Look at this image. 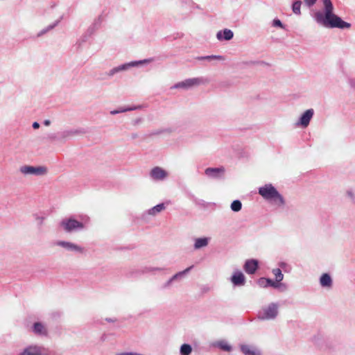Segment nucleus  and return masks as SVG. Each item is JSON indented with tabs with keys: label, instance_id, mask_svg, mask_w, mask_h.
Instances as JSON below:
<instances>
[{
	"label": "nucleus",
	"instance_id": "f257e3e1",
	"mask_svg": "<svg viewBox=\"0 0 355 355\" xmlns=\"http://www.w3.org/2000/svg\"><path fill=\"white\" fill-rule=\"evenodd\" d=\"M324 4V13L317 12L314 15L315 21L325 26L330 28H349L351 24L343 21L340 17L333 13L334 6L331 0H322Z\"/></svg>",
	"mask_w": 355,
	"mask_h": 355
},
{
	"label": "nucleus",
	"instance_id": "f03ea898",
	"mask_svg": "<svg viewBox=\"0 0 355 355\" xmlns=\"http://www.w3.org/2000/svg\"><path fill=\"white\" fill-rule=\"evenodd\" d=\"M259 193L266 200L281 206L284 204L283 197L272 184H266L259 189Z\"/></svg>",
	"mask_w": 355,
	"mask_h": 355
},
{
	"label": "nucleus",
	"instance_id": "7ed1b4c3",
	"mask_svg": "<svg viewBox=\"0 0 355 355\" xmlns=\"http://www.w3.org/2000/svg\"><path fill=\"white\" fill-rule=\"evenodd\" d=\"M278 304L270 303L263 307L258 313V318L261 320H272L278 315Z\"/></svg>",
	"mask_w": 355,
	"mask_h": 355
},
{
	"label": "nucleus",
	"instance_id": "20e7f679",
	"mask_svg": "<svg viewBox=\"0 0 355 355\" xmlns=\"http://www.w3.org/2000/svg\"><path fill=\"white\" fill-rule=\"evenodd\" d=\"M207 83L208 80L202 77L188 78L184 81L176 83L173 88L189 89L191 87H196L200 85H204Z\"/></svg>",
	"mask_w": 355,
	"mask_h": 355
},
{
	"label": "nucleus",
	"instance_id": "39448f33",
	"mask_svg": "<svg viewBox=\"0 0 355 355\" xmlns=\"http://www.w3.org/2000/svg\"><path fill=\"white\" fill-rule=\"evenodd\" d=\"M19 171L25 175H33L35 176H42L47 173V168L43 166H33L24 165L19 168Z\"/></svg>",
	"mask_w": 355,
	"mask_h": 355
},
{
	"label": "nucleus",
	"instance_id": "423d86ee",
	"mask_svg": "<svg viewBox=\"0 0 355 355\" xmlns=\"http://www.w3.org/2000/svg\"><path fill=\"white\" fill-rule=\"evenodd\" d=\"M61 227L67 232H71L85 227L84 223L74 218H69L63 219L60 223Z\"/></svg>",
	"mask_w": 355,
	"mask_h": 355
},
{
	"label": "nucleus",
	"instance_id": "0eeeda50",
	"mask_svg": "<svg viewBox=\"0 0 355 355\" xmlns=\"http://www.w3.org/2000/svg\"><path fill=\"white\" fill-rule=\"evenodd\" d=\"M151 61H152V59H146V60H143L131 62L129 63L123 64L119 65L118 67H114L108 72L107 74L110 76H112L116 73L127 70L130 67L138 66L139 64H144V63H149Z\"/></svg>",
	"mask_w": 355,
	"mask_h": 355
},
{
	"label": "nucleus",
	"instance_id": "6e6552de",
	"mask_svg": "<svg viewBox=\"0 0 355 355\" xmlns=\"http://www.w3.org/2000/svg\"><path fill=\"white\" fill-rule=\"evenodd\" d=\"M149 175L155 181H163L168 178V173L162 167L155 166L150 170Z\"/></svg>",
	"mask_w": 355,
	"mask_h": 355
},
{
	"label": "nucleus",
	"instance_id": "1a4fd4ad",
	"mask_svg": "<svg viewBox=\"0 0 355 355\" xmlns=\"http://www.w3.org/2000/svg\"><path fill=\"white\" fill-rule=\"evenodd\" d=\"M314 114L313 109L306 110L300 117L299 120L296 122L297 127L305 128L308 127L309 123Z\"/></svg>",
	"mask_w": 355,
	"mask_h": 355
},
{
	"label": "nucleus",
	"instance_id": "9d476101",
	"mask_svg": "<svg viewBox=\"0 0 355 355\" xmlns=\"http://www.w3.org/2000/svg\"><path fill=\"white\" fill-rule=\"evenodd\" d=\"M84 133L85 131L82 129H67L59 132L58 137L59 139L66 140Z\"/></svg>",
	"mask_w": 355,
	"mask_h": 355
},
{
	"label": "nucleus",
	"instance_id": "9b49d317",
	"mask_svg": "<svg viewBox=\"0 0 355 355\" xmlns=\"http://www.w3.org/2000/svg\"><path fill=\"white\" fill-rule=\"evenodd\" d=\"M224 168H207L205 169V174L211 178H220L224 174Z\"/></svg>",
	"mask_w": 355,
	"mask_h": 355
},
{
	"label": "nucleus",
	"instance_id": "f8f14e48",
	"mask_svg": "<svg viewBox=\"0 0 355 355\" xmlns=\"http://www.w3.org/2000/svg\"><path fill=\"white\" fill-rule=\"evenodd\" d=\"M57 245L61 246L67 250L73 251V252H83V249L80 246L74 244L73 243L67 242V241H58L56 243Z\"/></svg>",
	"mask_w": 355,
	"mask_h": 355
},
{
	"label": "nucleus",
	"instance_id": "ddd939ff",
	"mask_svg": "<svg viewBox=\"0 0 355 355\" xmlns=\"http://www.w3.org/2000/svg\"><path fill=\"white\" fill-rule=\"evenodd\" d=\"M231 282L236 286H243L245 283V277L241 272L236 271L232 276Z\"/></svg>",
	"mask_w": 355,
	"mask_h": 355
},
{
	"label": "nucleus",
	"instance_id": "4468645a",
	"mask_svg": "<svg viewBox=\"0 0 355 355\" xmlns=\"http://www.w3.org/2000/svg\"><path fill=\"white\" fill-rule=\"evenodd\" d=\"M42 347L33 345L24 349V350L18 355H42Z\"/></svg>",
	"mask_w": 355,
	"mask_h": 355
},
{
	"label": "nucleus",
	"instance_id": "2eb2a0df",
	"mask_svg": "<svg viewBox=\"0 0 355 355\" xmlns=\"http://www.w3.org/2000/svg\"><path fill=\"white\" fill-rule=\"evenodd\" d=\"M258 267V262L254 259L247 260L244 265V270L248 274H254Z\"/></svg>",
	"mask_w": 355,
	"mask_h": 355
},
{
	"label": "nucleus",
	"instance_id": "dca6fc26",
	"mask_svg": "<svg viewBox=\"0 0 355 355\" xmlns=\"http://www.w3.org/2000/svg\"><path fill=\"white\" fill-rule=\"evenodd\" d=\"M241 350L245 355H261V352L255 347L242 345H241Z\"/></svg>",
	"mask_w": 355,
	"mask_h": 355
},
{
	"label": "nucleus",
	"instance_id": "f3484780",
	"mask_svg": "<svg viewBox=\"0 0 355 355\" xmlns=\"http://www.w3.org/2000/svg\"><path fill=\"white\" fill-rule=\"evenodd\" d=\"M234 36L233 32L230 29H224L220 31L216 34V37L218 40H230Z\"/></svg>",
	"mask_w": 355,
	"mask_h": 355
},
{
	"label": "nucleus",
	"instance_id": "a211bd4d",
	"mask_svg": "<svg viewBox=\"0 0 355 355\" xmlns=\"http://www.w3.org/2000/svg\"><path fill=\"white\" fill-rule=\"evenodd\" d=\"M193 268V266H190L187 268H186L184 270L182 271V272H179L178 273H176L175 275H174L171 279H169L163 286L164 288H168V286H170V285L171 284V283L178 279L179 277H182L184 275L188 273L191 269Z\"/></svg>",
	"mask_w": 355,
	"mask_h": 355
},
{
	"label": "nucleus",
	"instance_id": "6ab92c4d",
	"mask_svg": "<svg viewBox=\"0 0 355 355\" xmlns=\"http://www.w3.org/2000/svg\"><path fill=\"white\" fill-rule=\"evenodd\" d=\"M212 346L218 347L225 352H230L232 350V347L224 340L214 342Z\"/></svg>",
	"mask_w": 355,
	"mask_h": 355
},
{
	"label": "nucleus",
	"instance_id": "aec40b11",
	"mask_svg": "<svg viewBox=\"0 0 355 355\" xmlns=\"http://www.w3.org/2000/svg\"><path fill=\"white\" fill-rule=\"evenodd\" d=\"M210 239L207 237L198 238L195 240L194 248L198 250L204 247H206Z\"/></svg>",
	"mask_w": 355,
	"mask_h": 355
},
{
	"label": "nucleus",
	"instance_id": "412c9836",
	"mask_svg": "<svg viewBox=\"0 0 355 355\" xmlns=\"http://www.w3.org/2000/svg\"><path fill=\"white\" fill-rule=\"evenodd\" d=\"M320 285L322 287H331L332 285V279L327 273L323 274L320 279Z\"/></svg>",
	"mask_w": 355,
	"mask_h": 355
},
{
	"label": "nucleus",
	"instance_id": "4be33fe9",
	"mask_svg": "<svg viewBox=\"0 0 355 355\" xmlns=\"http://www.w3.org/2000/svg\"><path fill=\"white\" fill-rule=\"evenodd\" d=\"M166 209V206L164 203H160L153 207V208L148 209V214L150 215L155 216L158 213L164 211Z\"/></svg>",
	"mask_w": 355,
	"mask_h": 355
},
{
	"label": "nucleus",
	"instance_id": "5701e85b",
	"mask_svg": "<svg viewBox=\"0 0 355 355\" xmlns=\"http://www.w3.org/2000/svg\"><path fill=\"white\" fill-rule=\"evenodd\" d=\"M33 331L40 335H44L46 333L44 326L40 322H35L33 325Z\"/></svg>",
	"mask_w": 355,
	"mask_h": 355
},
{
	"label": "nucleus",
	"instance_id": "b1692460",
	"mask_svg": "<svg viewBox=\"0 0 355 355\" xmlns=\"http://www.w3.org/2000/svg\"><path fill=\"white\" fill-rule=\"evenodd\" d=\"M192 352V348L189 344H183L180 347L181 355H189Z\"/></svg>",
	"mask_w": 355,
	"mask_h": 355
},
{
	"label": "nucleus",
	"instance_id": "393cba45",
	"mask_svg": "<svg viewBox=\"0 0 355 355\" xmlns=\"http://www.w3.org/2000/svg\"><path fill=\"white\" fill-rule=\"evenodd\" d=\"M230 207L233 211L238 212L242 208V203L239 200H234L232 202Z\"/></svg>",
	"mask_w": 355,
	"mask_h": 355
},
{
	"label": "nucleus",
	"instance_id": "a878e982",
	"mask_svg": "<svg viewBox=\"0 0 355 355\" xmlns=\"http://www.w3.org/2000/svg\"><path fill=\"white\" fill-rule=\"evenodd\" d=\"M272 273L275 275V279L277 282H280L283 279L284 275L279 268L273 269Z\"/></svg>",
	"mask_w": 355,
	"mask_h": 355
},
{
	"label": "nucleus",
	"instance_id": "bb28decb",
	"mask_svg": "<svg viewBox=\"0 0 355 355\" xmlns=\"http://www.w3.org/2000/svg\"><path fill=\"white\" fill-rule=\"evenodd\" d=\"M301 4H302V2L300 0L296 1H295L293 3V6H292V9H293V12L295 14L300 15V13H301V11H300Z\"/></svg>",
	"mask_w": 355,
	"mask_h": 355
},
{
	"label": "nucleus",
	"instance_id": "cd10ccee",
	"mask_svg": "<svg viewBox=\"0 0 355 355\" xmlns=\"http://www.w3.org/2000/svg\"><path fill=\"white\" fill-rule=\"evenodd\" d=\"M200 60H223L224 58L221 55H207L204 57L200 58Z\"/></svg>",
	"mask_w": 355,
	"mask_h": 355
},
{
	"label": "nucleus",
	"instance_id": "c85d7f7f",
	"mask_svg": "<svg viewBox=\"0 0 355 355\" xmlns=\"http://www.w3.org/2000/svg\"><path fill=\"white\" fill-rule=\"evenodd\" d=\"M135 110L134 107H127V108H123V109L112 110V111L110 112V114H112V115H114V114H119V113H122V112H127V111H131V110Z\"/></svg>",
	"mask_w": 355,
	"mask_h": 355
},
{
	"label": "nucleus",
	"instance_id": "c756f323",
	"mask_svg": "<svg viewBox=\"0 0 355 355\" xmlns=\"http://www.w3.org/2000/svg\"><path fill=\"white\" fill-rule=\"evenodd\" d=\"M268 282H270V281H268L267 278H260L258 281V284L261 287H267L268 286Z\"/></svg>",
	"mask_w": 355,
	"mask_h": 355
},
{
	"label": "nucleus",
	"instance_id": "7c9ffc66",
	"mask_svg": "<svg viewBox=\"0 0 355 355\" xmlns=\"http://www.w3.org/2000/svg\"><path fill=\"white\" fill-rule=\"evenodd\" d=\"M58 22H59V21H57L53 24L49 25L46 29L42 30L40 33H38V36H40V35H43L44 33H46L49 31L53 29L58 24Z\"/></svg>",
	"mask_w": 355,
	"mask_h": 355
},
{
	"label": "nucleus",
	"instance_id": "2f4dec72",
	"mask_svg": "<svg viewBox=\"0 0 355 355\" xmlns=\"http://www.w3.org/2000/svg\"><path fill=\"white\" fill-rule=\"evenodd\" d=\"M42 355H60V354L55 352H52V351H50L47 349L42 347Z\"/></svg>",
	"mask_w": 355,
	"mask_h": 355
},
{
	"label": "nucleus",
	"instance_id": "473e14b6",
	"mask_svg": "<svg viewBox=\"0 0 355 355\" xmlns=\"http://www.w3.org/2000/svg\"><path fill=\"white\" fill-rule=\"evenodd\" d=\"M268 281H270V282H268V286H272L273 288H277L279 286V282H277V281L274 282L270 279H268Z\"/></svg>",
	"mask_w": 355,
	"mask_h": 355
},
{
	"label": "nucleus",
	"instance_id": "72a5a7b5",
	"mask_svg": "<svg viewBox=\"0 0 355 355\" xmlns=\"http://www.w3.org/2000/svg\"><path fill=\"white\" fill-rule=\"evenodd\" d=\"M273 26H278V27H280V28H284V26H283L282 23L278 19H275L273 20Z\"/></svg>",
	"mask_w": 355,
	"mask_h": 355
},
{
	"label": "nucleus",
	"instance_id": "f704fd0d",
	"mask_svg": "<svg viewBox=\"0 0 355 355\" xmlns=\"http://www.w3.org/2000/svg\"><path fill=\"white\" fill-rule=\"evenodd\" d=\"M347 196L349 198H350L352 201L355 199V194L352 190H348L347 191Z\"/></svg>",
	"mask_w": 355,
	"mask_h": 355
},
{
	"label": "nucleus",
	"instance_id": "c9c22d12",
	"mask_svg": "<svg viewBox=\"0 0 355 355\" xmlns=\"http://www.w3.org/2000/svg\"><path fill=\"white\" fill-rule=\"evenodd\" d=\"M304 3L309 6L311 7L315 4L316 0H304Z\"/></svg>",
	"mask_w": 355,
	"mask_h": 355
},
{
	"label": "nucleus",
	"instance_id": "e433bc0d",
	"mask_svg": "<svg viewBox=\"0 0 355 355\" xmlns=\"http://www.w3.org/2000/svg\"><path fill=\"white\" fill-rule=\"evenodd\" d=\"M33 128L34 129H37V128H40V124H39V123H37V122H34V123H33Z\"/></svg>",
	"mask_w": 355,
	"mask_h": 355
},
{
	"label": "nucleus",
	"instance_id": "4c0bfd02",
	"mask_svg": "<svg viewBox=\"0 0 355 355\" xmlns=\"http://www.w3.org/2000/svg\"><path fill=\"white\" fill-rule=\"evenodd\" d=\"M51 124V121L50 120H44V125H46V126H49V125Z\"/></svg>",
	"mask_w": 355,
	"mask_h": 355
}]
</instances>
